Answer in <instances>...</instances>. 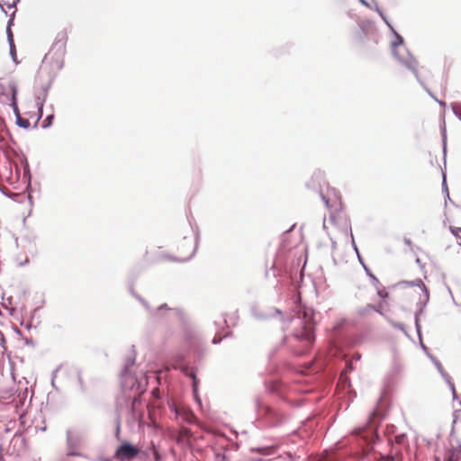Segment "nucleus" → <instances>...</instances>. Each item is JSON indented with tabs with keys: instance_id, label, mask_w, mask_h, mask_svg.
<instances>
[{
	"instance_id": "obj_1",
	"label": "nucleus",
	"mask_w": 461,
	"mask_h": 461,
	"mask_svg": "<svg viewBox=\"0 0 461 461\" xmlns=\"http://www.w3.org/2000/svg\"><path fill=\"white\" fill-rule=\"evenodd\" d=\"M293 312L294 315L286 320L281 318L284 322L282 328L284 331L287 329V324L293 327L291 334L283 337L282 344L287 345L294 355L301 357L308 354L315 342L316 312L313 308L304 304L299 295H295ZM251 315L256 320L266 321L276 316L283 317V312L277 308H269L264 311L253 307Z\"/></svg>"
},
{
	"instance_id": "obj_2",
	"label": "nucleus",
	"mask_w": 461,
	"mask_h": 461,
	"mask_svg": "<svg viewBox=\"0 0 461 461\" xmlns=\"http://www.w3.org/2000/svg\"><path fill=\"white\" fill-rule=\"evenodd\" d=\"M135 365V353L125 359L124 366L121 371L120 384L122 398L126 402L129 415L137 421H142L145 416L143 408L142 394L148 386V377L142 375L140 377L131 372Z\"/></svg>"
},
{
	"instance_id": "obj_3",
	"label": "nucleus",
	"mask_w": 461,
	"mask_h": 461,
	"mask_svg": "<svg viewBox=\"0 0 461 461\" xmlns=\"http://www.w3.org/2000/svg\"><path fill=\"white\" fill-rule=\"evenodd\" d=\"M176 317L181 323L185 348L189 353L201 359L204 354L202 339L199 334L191 327L190 318L183 308H172L162 303L155 309H150L149 318L151 321L159 322L167 317Z\"/></svg>"
},
{
	"instance_id": "obj_4",
	"label": "nucleus",
	"mask_w": 461,
	"mask_h": 461,
	"mask_svg": "<svg viewBox=\"0 0 461 461\" xmlns=\"http://www.w3.org/2000/svg\"><path fill=\"white\" fill-rule=\"evenodd\" d=\"M266 389L273 394L277 395L282 400L292 406L299 407L305 401H315L314 399L299 397L297 394H310L313 392L315 386L306 381L302 375L295 379L292 384H286L280 380H271L265 383Z\"/></svg>"
},
{
	"instance_id": "obj_5",
	"label": "nucleus",
	"mask_w": 461,
	"mask_h": 461,
	"mask_svg": "<svg viewBox=\"0 0 461 461\" xmlns=\"http://www.w3.org/2000/svg\"><path fill=\"white\" fill-rule=\"evenodd\" d=\"M67 41V32L65 31L59 32L57 34L55 41L53 42L49 53L45 55L43 63L50 59L51 61L52 68L59 71L64 66Z\"/></svg>"
},
{
	"instance_id": "obj_6",
	"label": "nucleus",
	"mask_w": 461,
	"mask_h": 461,
	"mask_svg": "<svg viewBox=\"0 0 461 461\" xmlns=\"http://www.w3.org/2000/svg\"><path fill=\"white\" fill-rule=\"evenodd\" d=\"M258 417L267 427H277L286 420V417L274 408L266 405L259 398L255 399Z\"/></svg>"
},
{
	"instance_id": "obj_7",
	"label": "nucleus",
	"mask_w": 461,
	"mask_h": 461,
	"mask_svg": "<svg viewBox=\"0 0 461 461\" xmlns=\"http://www.w3.org/2000/svg\"><path fill=\"white\" fill-rule=\"evenodd\" d=\"M84 444V438L79 432H73L71 429L66 431V457H86V455L78 451Z\"/></svg>"
},
{
	"instance_id": "obj_8",
	"label": "nucleus",
	"mask_w": 461,
	"mask_h": 461,
	"mask_svg": "<svg viewBox=\"0 0 461 461\" xmlns=\"http://www.w3.org/2000/svg\"><path fill=\"white\" fill-rule=\"evenodd\" d=\"M141 449L124 440L115 449L113 457L118 461H131L140 456Z\"/></svg>"
},
{
	"instance_id": "obj_9",
	"label": "nucleus",
	"mask_w": 461,
	"mask_h": 461,
	"mask_svg": "<svg viewBox=\"0 0 461 461\" xmlns=\"http://www.w3.org/2000/svg\"><path fill=\"white\" fill-rule=\"evenodd\" d=\"M394 41H392V51L395 59L404 67V61H409V59H416L408 49L403 47L404 39L396 31L393 32Z\"/></svg>"
},
{
	"instance_id": "obj_10",
	"label": "nucleus",
	"mask_w": 461,
	"mask_h": 461,
	"mask_svg": "<svg viewBox=\"0 0 461 461\" xmlns=\"http://www.w3.org/2000/svg\"><path fill=\"white\" fill-rule=\"evenodd\" d=\"M176 365L177 367L180 368L183 373L191 379L192 381V391L194 397L196 400H199V394H198V385H199V379L196 375V369L194 367H192L189 366L188 362L185 360V357L184 355H178L176 357Z\"/></svg>"
},
{
	"instance_id": "obj_11",
	"label": "nucleus",
	"mask_w": 461,
	"mask_h": 461,
	"mask_svg": "<svg viewBox=\"0 0 461 461\" xmlns=\"http://www.w3.org/2000/svg\"><path fill=\"white\" fill-rule=\"evenodd\" d=\"M344 321L338 323L330 338V351L333 356L342 354V348L348 343L342 328Z\"/></svg>"
},
{
	"instance_id": "obj_12",
	"label": "nucleus",
	"mask_w": 461,
	"mask_h": 461,
	"mask_svg": "<svg viewBox=\"0 0 461 461\" xmlns=\"http://www.w3.org/2000/svg\"><path fill=\"white\" fill-rule=\"evenodd\" d=\"M326 185L324 173L321 170H315L305 186L315 193H318L325 204L329 205V200L323 193V185Z\"/></svg>"
},
{
	"instance_id": "obj_13",
	"label": "nucleus",
	"mask_w": 461,
	"mask_h": 461,
	"mask_svg": "<svg viewBox=\"0 0 461 461\" xmlns=\"http://www.w3.org/2000/svg\"><path fill=\"white\" fill-rule=\"evenodd\" d=\"M418 66L419 62L416 59H409V61H404V68H406L408 70H410L413 76L415 77L417 82L421 86V87L429 94V96H431L433 99L436 98V96L432 94L430 89L427 86V85L424 83V81L420 78L419 71H418Z\"/></svg>"
},
{
	"instance_id": "obj_14",
	"label": "nucleus",
	"mask_w": 461,
	"mask_h": 461,
	"mask_svg": "<svg viewBox=\"0 0 461 461\" xmlns=\"http://www.w3.org/2000/svg\"><path fill=\"white\" fill-rule=\"evenodd\" d=\"M418 66L419 62L416 59H409V61H404V68H406L408 70H410L413 76L415 77L417 82L421 86V87L429 94V96H431L433 99L436 98V96L432 94L430 89L427 86V85L424 83V81L420 78L419 71H418Z\"/></svg>"
},
{
	"instance_id": "obj_15",
	"label": "nucleus",
	"mask_w": 461,
	"mask_h": 461,
	"mask_svg": "<svg viewBox=\"0 0 461 461\" xmlns=\"http://www.w3.org/2000/svg\"><path fill=\"white\" fill-rule=\"evenodd\" d=\"M350 237H351V243H352V247L354 249V251L356 252L357 256V259L359 261V263L361 264V266L363 267L366 276L370 278V281H371V284L373 286H378V285H380V281L379 279L373 274V272L371 271V269L366 265L359 250H358V248L355 242V239H354V236H353V233H352V230H350Z\"/></svg>"
},
{
	"instance_id": "obj_16",
	"label": "nucleus",
	"mask_w": 461,
	"mask_h": 461,
	"mask_svg": "<svg viewBox=\"0 0 461 461\" xmlns=\"http://www.w3.org/2000/svg\"><path fill=\"white\" fill-rule=\"evenodd\" d=\"M190 231L194 234V247H193L191 253L188 256L184 257V258H176L174 256H167V258L169 260L175 261V262H186V261L190 260L195 255L197 248H198L199 240H200V233H199L197 227H196V230H194V228L191 225H190Z\"/></svg>"
},
{
	"instance_id": "obj_17",
	"label": "nucleus",
	"mask_w": 461,
	"mask_h": 461,
	"mask_svg": "<svg viewBox=\"0 0 461 461\" xmlns=\"http://www.w3.org/2000/svg\"><path fill=\"white\" fill-rule=\"evenodd\" d=\"M9 88H10V92H11V95H10V106L12 107L13 109V112L15 115V118L20 114V110H19V107H18V98H17V95H18V88H17V86H16V83L12 81L9 83Z\"/></svg>"
},
{
	"instance_id": "obj_18",
	"label": "nucleus",
	"mask_w": 461,
	"mask_h": 461,
	"mask_svg": "<svg viewBox=\"0 0 461 461\" xmlns=\"http://www.w3.org/2000/svg\"><path fill=\"white\" fill-rule=\"evenodd\" d=\"M420 348L423 350V352L426 354V356L431 360V362L434 364L435 367L442 376H447V372L445 371L442 364L440 361L429 352V348L422 342V339L420 340Z\"/></svg>"
},
{
	"instance_id": "obj_19",
	"label": "nucleus",
	"mask_w": 461,
	"mask_h": 461,
	"mask_svg": "<svg viewBox=\"0 0 461 461\" xmlns=\"http://www.w3.org/2000/svg\"><path fill=\"white\" fill-rule=\"evenodd\" d=\"M57 70L56 72L52 73V74H50V78H49V81L47 82V84H45L44 86H42L41 87V91L43 92V96H42V99L41 102H38L37 103V105H39V109L41 110L44 106V104L46 102V99H47V96H48V94H49V90L50 88L51 87V85L53 83V80L57 75Z\"/></svg>"
},
{
	"instance_id": "obj_20",
	"label": "nucleus",
	"mask_w": 461,
	"mask_h": 461,
	"mask_svg": "<svg viewBox=\"0 0 461 461\" xmlns=\"http://www.w3.org/2000/svg\"><path fill=\"white\" fill-rule=\"evenodd\" d=\"M337 387L341 388L347 393L351 390V381L348 375L345 373H340L339 381L337 383Z\"/></svg>"
},
{
	"instance_id": "obj_21",
	"label": "nucleus",
	"mask_w": 461,
	"mask_h": 461,
	"mask_svg": "<svg viewBox=\"0 0 461 461\" xmlns=\"http://www.w3.org/2000/svg\"><path fill=\"white\" fill-rule=\"evenodd\" d=\"M416 307H417V310L415 311V313H414L415 329H416L419 339L421 340L422 335H421V326L420 323V316L424 312L425 308L420 307V306H416Z\"/></svg>"
},
{
	"instance_id": "obj_22",
	"label": "nucleus",
	"mask_w": 461,
	"mask_h": 461,
	"mask_svg": "<svg viewBox=\"0 0 461 461\" xmlns=\"http://www.w3.org/2000/svg\"><path fill=\"white\" fill-rule=\"evenodd\" d=\"M396 285H404V286H418L420 288L422 292L429 290V288L425 285L423 281L420 278H417L412 281H401Z\"/></svg>"
},
{
	"instance_id": "obj_23",
	"label": "nucleus",
	"mask_w": 461,
	"mask_h": 461,
	"mask_svg": "<svg viewBox=\"0 0 461 461\" xmlns=\"http://www.w3.org/2000/svg\"><path fill=\"white\" fill-rule=\"evenodd\" d=\"M357 25L361 32L359 38L361 41H363V37L366 36L371 30V27H372L371 23L367 21H359V22H357Z\"/></svg>"
},
{
	"instance_id": "obj_24",
	"label": "nucleus",
	"mask_w": 461,
	"mask_h": 461,
	"mask_svg": "<svg viewBox=\"0 0 461 461\" xmlns=\"http://www.w3.org/2000/svg\"><path fill=\"white\" fill-rule=\"evenodd\" d=\"M22 166L23 168V178L26 179L28 183H31V178H32L31 169H30L28 160L25 157H23L22 159Z\"/></svg>"
},
{
	"instance_id": "obj_25",
	"label": "nucleus",
	"mask_w": 461,
	"mask_h": 461,
	"mask_svg": "<svg viewBox=\"0 0 461 461\" xmlns=\"http://www.w3.org/2000/svg\"><path fill=\"white\" fill-rule=\"evenodd\" d=\"M460 455L456 447L450 448L445 457V461H459Z\"/></svg>"
},
{
	"instance_id": "obj_26",
	"label": "nucleus",
	"mask_w": 461,
	"mask_h": 461,
	"mask_svg": "<svg viewBox=\"0 0 461 461\" xmlns=\"http://www.w3.org/2000/svg\"><path fill=\"white\" fill-rule=\"evenodd\" d=\"M193 244L192 237L184 235L182 239V242L180 246L178 247V249L185 252L186 249H190Z\"/></svg>"
},
{
	"instance_id": "obj_27",
	"label": "nucleus",
	"mask_w": 461,
	"mask_h": 461,
	"mask_svg": "<svg viewBox=\"0 0 461 461\" xmlns=\"http://www.w3.org/2000/svg\"><path fill=\"white\" fill-rule=\"evenodd\" d=\"M15 123L18 127L28 130L31 128V123L28 119L23 118L21 115L15 118Z\"/></svg>"
},
{
	"instance_id": "obj_28",
	"label": "nucleus",
	"mask_w": 461,
	"mask_h": 461,
	"mask_svg": "<svg viewBox=\"0 0 461 461\" xmlns=\"http://www.w3.org/2000/svg\"><path fill=\"white\" fill-rule=\"evenodd\" d=\"M0 192L6 197L14 200V201H18V197L21 195L20 194H17V193H13L11 191H9L8 189H6L5 187H4L3 185H0Z\"/></svg>"
},
{
	"instance_id": "obj_29",
	"label": "nucleus",
	"mask_w": 461,
	"mask_h": 461,
	"mask_svg": "<svg viewBox=\"0 0 461 461\" xmlns=\"http://www.w3.org/2000/svg\"><path fill=\"white\" fill-rule=\"evenodd\" d=\"M423 298L420 296L419 301L416 303V306H420L425 308L429 301V290H426L425 292H422Z\"/></svg>"
},
{
	"instance_id": "obj_30",
	"label": "nucleus",
	"mask_w": 461,
	"mask_h": 461,
	"mask_svg": "<svg viewBox=\"0 0 461 461\" xmlns=\"http://www.w3.org/2000/svg\"><path fill=\"white\" fill-rule=\"evenodd\" d=\"M451 109L455 116L461 122V102L452 103Z\"/></svg>"
},
{
	"instance_id": "obj_31",
	"label": "nucleus",
	"mask_w": 461,
	"mask_h": 461,
	"mask_svg": "<svg viewBox=\"0 0 461 461\" xmlns=\"http://www.w3.org/2000/svg\"><path fill=\"white\" fill-rule=\"evenodd\" d=\"M372 309H374L372 303H368L364 307H360L357 310V312L360 316H366L369 312H372Z\"/></svg>"
},
{
	"instance_id": "obj_32",
	"label": "nucleus",
	"mask_w": 461,
	"mask_h": 461,
	"mask_svg": "<svg viewBox=\"0 0 461 461\" xmlns=\"http://www.w3.org/2000/svg\"><path fill=\"white\" fill-rule=\"evenodd\" d=\"M374 287L376 289V294L382 301H385L389 297V294L384 288H381V284Z\"/></svg>"
},
{
	"instance_id": "obj_33",
	"label": "nucleus",
	"mask_w": 461,
	"mask_h": 461,
	"mask_svg": "<svg viewBox=\"0 0 461 461\" xmlns=\"http://www.w3.org/2000/svg\"><path fill=\"white\" fill-rule=\"evenodd\" d=\"M76 374H77V383H78L80 391L82 393H86V385H85V383L82 378L81 370L77 369Z\"/></svg>"
},
{
	"instance_id": "obj_34",
	"label": "nucleus",
	"mask_w": 461,
	"mask_h": 461,
	"mask_svg": "<svg viewBox=\"0 0 461 461\" xmlns=\"http://www.w3.org/2000/svg\"><path fill=\"white\" fill-rule=\"evenodd\" d=\"M114 423H115V432H114V437L116 438V439L120 440V435H121V419H120V415L117 414L116 415V418H115V420H114Z\"/></svg>"
},
{
	"instance_id": "obj_35",
	"label": "nucleus",
	"mask_w": 461,
	"mask_h": 461,
	"mask_svg": "<svg viewBox=\"0 0 461 461\" xmlns=\"http://www.w3.org/2000/svg\"><path fill=\"white\" fill-rule=\"evenodd\" d=\"M53 120H54V114L53 113L47 115L46 118L43 120V122L41 123V127L43 129L50 128L52 125V123H53Z\"/></svg>"
},
{
	"instance_id": "obj_36",
	"label": "nucleus",
	"mask_w": 461,
	"mask_h": 461,
	"mask_svg": "<svg viewBox=\"0 0 461 461\" xmlns=\"http://www.w3.org/2000/svg\"><path fill=\"white\" fill-rule=\"evenodd\" d=\"M337 413L332 414L331 416H329V413L327 415H323L322 419L325 424H327L328 428H330L336 420Z\"/></svg>"
},
{
	"instance_id": "obj_37",
	"label": "nucleus",
	"mask_w": 461,
	"mask_h": 461,
	"mask_svg": "<svg viewBox=\"0 0 461 461\" xmlns=\"http://www.w3.org/2000/svg\"><path fill=\"white\" fill-rule=\"evenodd\" d=\"M9 53H10V56L13 59V61L15 63V64H18L19 61L17 59V56H16V47H15V44L13 45H9Z\"/></svg>"
},
{
	"instance_id": "obj_38",
	"label": "nucleus",
	"mask_w": 461,
	"mask_h": 461,
	"mask_svg": "<svg viewBox=\"0 0 461 461\" xmlns=\"http://www.w3.org/2000/svg\"><path fill=\"white\" fill-rule=\"evenodd\" d=\"M391 324L397 330H402V332H404L405 335L408 336V333L405 330V325L402 322H397V321H390Z\"/></svg>"
},
{
	"instance_id": "obj_39",
	"label": "nucleus",
	"mask_w": 461,
	"mask_h": 461,
	"mask_svg": "<svg viewBox=\"0 0 461 461\" xmlns=\"http://www.w3.org/2000/svg\"><path fill=\"white\" fill-rule=\"evenodd\" d=\"M5 32H6L8 45L14 46V44H15V43H14V33H13L12 29H5Z\"/></svg>"
},
{
	"instance_id": "obj_40",
	"label": "nucleus",
	"mask_w": 461,
	"mask_h": 461,
	"mask_svg": "<svg viewBox=\"0 0 461 461\" xmlns=\"http://www.w3.org/2000/svg\"><path fill=\"white\" fill-rule=\"evenodd\" d=\"M442 378L444 379V381L447 383V384L448 385L449 389L451 390V393L456 391V388H455V384L454 383L452 382L451 380V377L449 376L448 374H447V376H442Z\"/></svg>"
},
{
	"instance_id": "obj_41",
	"label": "nucleus",
	"mask_w": 461,
	"mask_h": 461,
	"mask_svg": "<svg viewBox=\"0 0 461 461\" xmlns=\"http://www.w3.org/2000/svg\"><path fill=\"white\" fill-rule=\"evenodd\" d=\"M353 369H354L353 364L349 361H346L345 366H344L343 370L341 371V373H345L346 375H348Z\"/></svg>"
},
{
	"instance_id": "obj_42",
	"label": "nucleus",
	"mask_w": 461,
	"mask_h": 461,
	"mask_svg": "<svg viewBox=\"0 0 461 461\" xmlns=\"http://www.w3.org/2000/svg\"><path fill=\"white\" fill-rule=\"evenodd\" d=\"M224 339V337L220 333H216L212 339V343L214 345L220 344Z\"/></svg>"
},
{
	"instance_id": "obj_43",
	"label": "nucleus",
	"mask_w": 461,
	"mask_h": 461,
	"mask_svg": "<svg viewBox=\"0 0 461 461\" xmlns=\"http://www.w3.org/2000/svg\"><path fill=\"white\" fill-rule=\"evenodd\" d=\"M374 309H372V312H375L379 313L380 315H384L383 313V303H379L377 304H373Z\"/></svg>"
},
{
	"instance_id": "obj_44",
	"label": "nucleus",
	"mask_w": 461,
	"mask_h": 461,
	"mask_svg": "<svg viewBox=\"0 0 461 461\" xmlns=\"http://www.w3.org/2000/svg\"><path fill=\"white\" fill-rule=\"evenodd\" d=\"M15 13H16V10L10 15V18L7 22V24H6V29H12V27L14 26V18H15Z\"/></svg>"
},
{
	"instance_id": "obj_45",
	"label": "nucleus",
	"mask_w": 461,
	"mask_h": 461,
	"mask_svg": "<svg viewBox=\"0 0 461 461\" xmlns=\"http://www.w3.org/2000/svg\"><path fill=\"white\" fill-rule=\"evenodd\" d=\"M5 132L6 134H9V131L6 127V124L3 119H0V135Z\"/></svg>"
},
{
	"instance_id": "obj_46",
	"label": "nucleus",
	"mask_w": 461,
	"mask_h": 461,
	"mask_svg": "<svg viewBox=\"0 0 461 461\" xmlns=\"http://www.w3.org/2000/svg\"><path fill=\"white\" fill-rule=\"evenodd\" d=\"M153 450H155V448H149L146 450H141V453L140 456H141L142 458H149L150 454H152Z\"/></svg>"
},
{
	"instance_id": "obj_47",
	"label": "nucleus",
	"mask_w": 461,
	"mask_h": 461,
	"mask_svg": "<svg viewBox=\"0 0 461 461\" xmlns=\"http://www.w3.org/2000/svg\"><path fill=\"white\" fill-rule=\"evenodd\" d=\"M442 190H443V192H445L446 196L448 197V193L449 192H448V188H447V179H446L445 174H443Z\"/></svg>"
},
{
	"instance_id": "obj_48",
	"label": "nucleus",
	"mask_w": 461,
	"mask_h": 461,
	"mask_svg": "<svg viewBox=\"0 0 461 461\" xmlns=\"http://www.w3.org/2000/svg\"><path fill=\"white\" fill-rule=\"evenodd\" d=\"M441 135H442V142H443V149L446 150V141H447V134H446V127L441 128Z\"/></svg>"
},
{
	"instance_id": "obj_49",
	"label": "nucleus",
	"mask_w": 461,
	"mask_h": 461,
	"mask_svg": "<svg viewBox=\"0 0 461 461\" xmlns=\"http://www.w3.org/2000/svg\"><path fill=\"white\" fill-rule=\"evenodd\" d=\"M152 456H153L154 461H161L162 460V456L156 449L152 451Z\"/></svg>"
},
{
	"instance_id": "obj_50",
	"label": "nucleus",
	"mask_w": 461,
	"mask_h": 461,
	"mask_svg": "<svg viewBox=\"0 0 461 461\" xmlns=\"http://www.w3.org/2000/svg\"><path fill=\"white\" fill-rule=\"evenodd\" d=\"M24 344L27 346H31L32 348L35 347V342L32 338H23Z\"/></svg>"
},
{
	"instance_id": "obj_51",
	"label": "nucleus",
	"mask_w": 461,
	"mask_h": 461,
	"mask_svg": "<svg viewBox=\"0 0 461 461\" xmlns=\"http://www.w3.org/2000/svg\"><path fill=\"white\" fill-rule=\"evenodd\" d=\"M321 461H336L334 454H329L325 456H322Z\"/></svg>"
},
{
	"instance_id": "obj_52",
	"label": "nucleus",
	"mask_w": 461,
	"mask_h": 461,
	"mask_svg": "<svg viewBox=\"0 0 461 461\" xmlns=\"http://www.w3.org/2000/svg\"><path fill=\"white\" fill-rule=\"evenodd\" d=\"M21 325L24 326L25 329H27V330H31L32 328H36V326H33L32 320L28 321L27 322L22 321Z\"/></svg>"
},
{
	"instance_id": "obj_53",
	"label": "nucleus",
	"mask_w": 461,
	"mask_h": 461,
	"mask_svg": "<svg viewBox=\"0 0 461 461\" xmlns=\"http://www.w3.org/2000/svg\"><path fill=\"white\" fill-rule=\"evenodd\" d=\"M140 303L144 306V308L148 311V312L150 311L151 307H150L149 303L144 298L140 299Z\"/></svg>"
},
{
	"instance_id": "obj_54",
	"label": "nucleus",
	"mask_w": 461,
	"mask_h": 461,
	"mask_svg": "<svg viewBox=\"0 0 461 461\" xmlns=\"http://www.w3.org/2000/svg\"><path fill=\"white\" fill-rule=\"evenodd\" d=\"M169 408H170L171 411H173L176 416L179 415V411L175 404H173V403L169 404Z\"/></svg>"
},
{
	"instance_id": "obj_55",
	"label": "nucleus",
	"mask_w": 461,
	"mask_h": 461,
	"mask_svg": "<svg viewBox=\"0 0 461 461\" xmlns=\"http://www.w3.org/2000/svg\"><path fill=\"white\" fill-rule=\"evenodd\" d=\"M449 230H450L452 234H456L455 232H461V227L450 226Z\"/></svg>"
},
{
	"instance_id": "obj_56",
	"label": "nucleus",
	"mask_w": 461,
	"mask_h": 461,
	"mask_svg": "<svg viewBox=\"0 0 461 461\" xmlns=\"http://www.w3.org/2000/svg\"><path fill=\"white\" fill-rule=\"evenodd\" d=\"M384 23L387 25V27H388V28H389V30L392 32V33H393V32H394L396 31L389 20H386V21H385V22H384Z\"/></svg>"
},
{
	"instance_id": "obj_57",
	"label": "nucleus",
	"mask_w": 461,
	"mask_h": 461,
	"mask_svg": "<svg viewBox=\"0 0 461 461\" xmlns=\"http://www.w3.org/2000/svg\"><path fill=\"white\" fill-rule=\"evenodd\" d=\"M384 23L387 25V27H388V28H389V30L392 32V33H393V32H394L396 31L389 20H386V21H385V22H384Z\"/></svg>"
},
{
	"instance_id": "obj_58",
	"label": "nucleus",
	"mask_w": 461,
	"mask_h": 461,
	"mask_svg": "<svg viewBox=\"0 0 461 461\" xmlns=\"http://www.w3.org/2000/svg\"><path fill=\"white\" fill-rule=\"evenodd\" d=\"M61 368V366H58L53 371H52V374H51V379L55 380L56 376H57V373L59 371V369Z\"/></svg>"
},
{
	"instance_id": "obj_59",
	"label": "nucleus",
	"mask_w": 461,
	"mask_h": 461,
	"mask_svg": "<svg viewBox=\"0 0 461 461\" xmlns=\"http://www.w3.org/2000/svg\"><path fill=\"white\" fill-rule=\"evenodd\" d=\"M38 310H39V308H38V307H36V308H34V309L32 311L30 320L33 321V319L35 318V315H36V312H38Z\"/></svg>"
},
{
	"instance_id": "obj_60",
	"label": "nucleus",
	"mask_w": 461,
	"mask_h": 461,
	"mask_svg": "<svg viewBox=\"0 0 461 461\" xmlns=\"http://www.w3.org/2000/svg\"><path fill=\"white\" fill-rule=\"evenodd\" d=\"M129 292L131 293V294L132 296H134V295L137 294V293L135 292L134 288H133V285H132V284H131V285H129Z\"/></svg>"
},
{
	"instance_id": "obj_61",
	"label": "nucleus",
	"mask_w": 461,
	"mask_h": 461,
	"mask_svg": "<svg viewBox=\"0 0 461 461\" xmlns=\"http://www.w3.org/2000/svg\"><path fill=\"white\" fill-rule=\"evenodd\" d=\"M375 11L377 14H379L381 11H383V10L379 7V5H378V4H377V3H375Z\"/></svg>"
},
{
	"instance_id": "obj_62",
	"label": "nucleus",
	"mask_w": 461,
	"mask_h": 461,
	"mask_svg": "<svg viewBox=\"0 0 461 461\" xmlns=\"http://www.w3.org/2000/svg\"><path fill=\"white\" fill-rule=\"evenodd\" d=\"M233 335V332L232 331H228L226 332L224 335H222L224 337V339H227V338H230L232 337Z\"/></svg>"
},
{
	"instance_id": "obj_63",
	"label": "nucleus",
	"mask_w": 461,
	"mask_h": 461,
	"mask_svg": "<svg viewBox=\"0 0 461 461\" xmlns=\"http://www.w3.org/2000/svg\"><path fill=\"white\" fill-rule=\"evenodd\" d=\"M364 6L370 7L369 3L366 0H358Z\"/></svg>"
},
{
	"instance_id": "obj_64",
	"label": "nucleus",
	"mask_w": 461,
	"mask_h": 461,
	"mask_svg": "<svg viewBox=\"0 0 461 461\" xmlns=\"http://www.w3.org/2000/svg\"><path fill=\"white\" fill-rule=\"evenodd\" d=\"M42 96H43V92L41 91V93L36 96L37 103L41 101Z\"/></svg>"
}]
</instances>
